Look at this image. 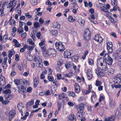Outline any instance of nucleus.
Instances as JSON below:
<instances>
[{"instance_id":"5","label":"nucleus","mask_w":121,"mask_h":121,"mask_svg":"<svg viewBox=\"0 0 121 121\" xmlns=\"http://www.w3.org/2000/svg\"><path fill=\"white\" fill-rule=\"evenodd\" d=\"M90 32L89 30L86 29L85 31L84 35V39L87 41L89 40L90 38Z\"/></svg>"},{"instance_id":"58","label":"nucleus","mask_w":121,"mask_h":121,"mask_svg":"<svg viewBox=\"0 0 121 121\" xmlns=\"http://www.w3.org/2000/svg\"><path fill=\"white\" fill-rule=\"evenodd\" d=\"M43 63L46 66H48L49 65V64L48 62L46 60H44L43 61Z\"/></svg>"},{"instance_id":"12","label":"nucleus","mask_w":121,"mask_h":121,"mask_svg":"<svg viewBox=\"0 0 121 121\" xmlns=\"http://www.w3.org/2000/svg\"><path fill=\"white\" fill-rule=\"evenodd\" d=\"M86 75L88 80H90L92 78L93 74L91 70L88 69L87 70L86 72Z\"/></svg>"},{"instance_id":"28","label":"nucleus","mask_w":121,"mask_h":121,"mask_svg":"<svg viewBox=\"0 0 121 121\" xmlns=\"http://www.w3.org/2000/svg\"><path fill=\"white\" fill-rule=\"evenodd\" d=\"M107 49H109V47H113V44L111 42H108L106 43Z\"/></svg>"},{"instance_id":"61","label":"nucleus","mask_w":121,"mask_h":121,"mask_svg":"<svg viewBox=\"0 0 121 121\" xmlns=\"http://www.w3.org/2000/svg\"><path fill=\"white\" fill-rule=\"evenodd\" d=\"M71 66V65L70 64H65V66L66 68L67 69H69Z\"/></svg>"},{"instance_id":"56","label":"nucleus","mask_w":121,"mask_h":121,"mask_svg":"<svg viewBox=\"0 0 121 121\" xmlns=\"http://www.w3.org/2000/svg\"><path fill=\"white\" fill-rule=\"evenodd\" d=\"M57 78L58 80L60 79L61 78V75L60 74H57Z\"/></svg>"},{"instance_id":"47","label":"nucleus","mask_w":121,"mask_h":121,"mask_svg":"<svg viewBox=\"0 0 121 121\" xmlns=\"http://www.w3.org/2000/svg\"><path fill=\"white\" fill-rule=\"evenodd\" d=\"M78 22L80 24H83L84 23L85 21L84 20H82V19L81 18L79 19Z\"/></svg>"},{"instance_id":"55","label":"nucleus","mask_w":121,"mask_h":121,"mask_svg":"<svg viewBox=\"0 0 121 121\" xmlns=\"http://www.w3.org/2000/svg\"><path fill=\"white\" fill-rule=\"evenodd\" d=\"M26 35L27 34L26 32L23 33L21 35V37L24 39L26 37Z\"/></svg>"},{"instance_id":"39","label":"nucleus","mask_w":121,"mask_h":121,"mask_svg":"<svg viewBox=\"0 0 121 121\" xmlns=\"http://www.w3.org/2000/svg\"><path fill=\"white\" fill-rule=\"evenodd\" d=\"M51 88L52 93L53 94H54L56 92V88L55 87H53V86Z\"/></svg>"},{"instance_id":"60","label":"nucleus","mask_w":121,"mask_h":121,"mask_svg":"<svg viewBox=\"0 0 121 121\" xmlns=\"http://www.w3.org/2000/svg\"><path fill=\"white\" fill-rule=\"evenodd\" d=\"M71 2V3L72 4L76 5L77 3L75 0H69Z\"/></svg>"},{"instance_id":"41","label":"nucleus","mask_w":121,"mask_h":121,"mask_svg":"<svg viewBox=\"0 0 121 121\" xmlns=\"http://www.w3.org/2000/svg\"><path fill=\"white\" fill-rule=\"evenodd\" d=\"M45 39L42 40L40 43H39V45L40 46H41L44 45L45 44Z\"/></svg>"},{"instance_id":"3","label":"nucleus","mask_w":121,"mask_h":121,"mask_svg":"<svg viewBox=\"0 0 121 121\" xmlns=\"http://www.w3.org/2000/svg\"><path fill=\"white\" fill-rule=\"evenodd\" d=\"M55 46L56 48L60 52H63L65 50V46L60 42H56L55 43Z\"/></svg>"},{"instance_id":"9","label":"nucleus","mask_w":121,"mask_h":121,"mask_svg":"<svg viewBox=\"0 0 121 121\" xmlns=\"http://www.w3.org/2000/svg\"><path fill=\"white\" fill-rule=\"evenodd\" d=\"M84 105L83 103H81L79 105L77 106L76 108L78 111H80L81 112H83Z\"/></svg>"},{"instance_id":"7","label":"nucleus","mask_w":121,"mask_h":121,"mask_svg":"<svg viewBox=\"0 0 121 121\" xmlns=\"http://www.w3.org/2000/svg\"><path fill=\"white\" fill-rule=\"evenodd\" d=\"M16 112L14 110L10 111L9 114V121H11L16 114Z\"/></svg>"},{"instance_id":"16","label":"nucleus","mask_w":121,"mask_h":121,"mask_svg":"<svg viewBox=\"0 0 121 121\" xmlns=\"http://www.w3.org/2000/svg\"><path fill=\"white\" fill-rule=\"evenodd\" d=\"M34 88H35L38 85L39 83V78L37 77V78H35L34 80Z\"/></svg>"},{"instance_id":"10","label":"nucleus","mask_w":121,"mask_h":121,"mask_svg":"<svg viewBox=\"0 0 121 121\" xmlns=\"http://www.w3.org/2000/svg\"><path fill=\"white\" fill-rule=\"evenodd\" d=\"M6 83L5 78L2 76V75H0V85L3 86L5 85Z\"/></svg>"},{"instance_id":"4","label":"nucleus","mask_w":121,"mask_h":121,"mask_svg":"<svg viewBox=\"0 0 121 121\" xmlns=\"http://www.w3.org/2000/svg\"><path fill=\"white\" fill-rule=\"evenodd\" d=\"M104 59L105 61V63L109 65L112 64L113 60L110 57L108 54H106L104 56Z\"/></svg>"},{"instance_id":"49","label":"nucleus","mask_w":121,"mask_h":121,"mask_svg":"<svg viewBox=\"0 0 121 121\" xmlns=\"http://www.w3.org/2000/svg\"><path fill=\"white\" fill-rule=\"evenodd\" d=\"M48 79L50 81H53L54 80V78L53 77L48 76Z\"/></svg>"},{"instance_id":"33","label":"nucleus","mask_w":121,"mask_h":121,"mask_svg":"<svg viewBox=\"0 0 121 121\" xmlns=\"http://www.w3.org/2000/svg\"><path fill=\"white\" fill-rule=\"evenodd\" d=\"M73 28H68L67 30V31L69 33H72L73 32Z\"/></svg>"},{"instance_id":"38","label":"nucleus","mask_w":121,"mask_h":121,"mask_svg":"<svg viewBox=\"0 0 121 121\" xmlns=\"http://www.w3.org/2000/svg\"><path fill=\"white\" fill-rule=\"evenodd\" d=\"M102 84V82L100 81H98L97 80H96V81L95 85L96 86H100L101 84Z\"/></svg>"},{"instance_id":"53","label":"nucleus","mask_w":121,"mask_h":121,"mask_svg":"<svg viewBox=\"0 0 121 121\" xmlns=\"http://www.w3.org/2000/svg\"><path fill=\"white\" fill-rule=\"evenodd\" d=\"M96 95L95 93L92 94L91 96V100H92L93 99H95V98L96 97Z\"/></svg>"},{"instance_id":"45","label":"nucleus","mask_w":121,"mask_h":121,"mask_svg":"<svg viewBox=\"0 0 121 121\" xmlns=\"http://www.w3.org/2000/svg\"><path fill=\"white\" fill-rule=\"evenodd\" d=\"M37 0H31L30 2L33 5H35L37 3Z\"/></svg>"},{"instance_id":"27","label":"nucleus","mask_w":121,"mask_h":121,"mask_svg":"<svg viewBox=\"0 0 121 121\" xmlns=\"http://www.w3.org/2000/svg\"><path fill=\"white\" fill-rule=\"evenodd\" d=\"M22 81L21 79H16L14 80V82L16 85H18L22 83Z\"/></svg>"},{"instance_id":"51","label":"nucleus","mask_w":121,"mask_h":121,"mask_svg":"<svg viewBox=\"0 0 121 121\" xmlns=\"http://www.w3.org/2000/svg\"><path fill=\"white\" fill-rule=\"evenodd\" d=\"M108 53H110L113 52V47H109V49H107Z\"/></svg>"},{"instance_id":"29","label":"nucleus","mask_w":121,"mask_h":121,"mask_svg":"<svg viewBox=\"0 0 121 121\" xmlns=\"http://www.w3.org/2000/svg\"><path fill=\"white\" fill-rule=\"evenodd\" d=\"M114 70L112 68H110L109 69V70L108 72V74L109 75L112 74L114 73Z\"/></svg>"},{"instance_id":"43","label":"nucleus","mask_w":121,"mask_h":121,"mask_svg":"<svg viewBox=\"0 0 121 121\" xmlns=\"http://www.w3.org/2000/svg\"><path fill=\"white\" fill-rule=\"evenodd\" d=\"M68 20L70 22H74L75 19H74L73 17L72 16H70L68 18Z\"/></svg>"},{"instance_id":"2","label":"nucleus","mask_w":121,"mask_h":121,"mask_svg":"<svg viewBox=\"0 0 121 121\" xmlns=\"http://www.w3.org/2000/svg\"><path fill=\"white\" fill-rule=\"evenodd\" d=\"M3 93L6 94L4 95L5 99L7 100H10L13 97V95L11 94V91L9 89H7L3 91Z\"/></svg>"},{"instance_id":"46","label":"nucleus","mask_w":121,"mask_h":121,"mask_svg":"<svg viewBox=\"0 0 121 121\" xmlns=\"http://www.w3.org/2000/svg\"><path fill=\"white\" fill-rule=\"evenodd\" d=\"M119 7L118 6H117V5L114 6L113 8V10L114 11H116L117 9L119 10Z\"/></svg>"},{"instance_id":"30","label":"nucleus","mask_w":121,"mask_h":121,"mask_svg":"<svg viewBox=\"0 0 121 121\" xmlns=\"http://www.w3.org/2000/svg\"><path fill=\"white\" fill-rule=\"evenodd\" d=\"M8 53V56L9 58H11L12 56L15 53L14 51H9Z\"/></svg>"},{"instance_id":"24","label":"nucleus","mask_w":121,"mask_h":121,"mask_svg":"<svg viewBox=\"0 0 121 121\" xmlns=\"http://www.w3.org/2000/svg\"><path fill=\"white\" fill-rule=\"evenodd\" d=\"M115 118L114 117H109L108 118H105L104 119V121H114Z\"/></svg>"},{"instance_id":"1","label":"nucleus","mask_w":121,"mask_h":121,"mask_svg":"<svg viewBox=\"0 0 121 121\" xmlns=\"http://www.w3.org/2000/svg\"><path fill=\"white\" fill-rule=\"evenodd\" d=\"M97 62L98 64L102 66V69H101L105 71H106L108 70V68L107 66V64L106 65H104L105 63L104 59L103 58H100L98 59L97 60Z\"/></svg>"},{"instance_id":"18","label":"nucleus","mask_w":121,"mask_h":121,"mask_svg":"<svg viewBox=\"0 0 121 121\" xmlns=\"http://www.w3.org/2000/svg\"><path fill=\"white\" fill-rule=\"evenodd\" d=\"M9 100H4L3 97L1 96L0 97V101L3 104L6 105L8 104L9 102Z\"/></svg>"},{"instance_id":"57","label":"nucleus","mask_w":121,"mask_h":121,"mask_svg":"<svg viewBox=\"0 0 121 121\" xmlns=\"http://www.w3.org/2000/svg\"><path fill=\"white\" fill-rule=\"evenodd\" d=\"M32 90V89L31 87H30L27 88V91L28 92L30 93L31 92Z\"/></svg>"},{"instance_id":"37","label":"nucleus","mask_w":121,"mask_h":121,"mask_svg":"<svg viewBox=\"0 0 121 121\" xmlns=\"http://www.w3.org/2000/svg\"><path fill=\"white\" fill-rule=\"evenodd\" d=\"M32 55L30 54H28L27 57V60L29 61H31L32 59Z\"/></svg>"},{"instance_id":"54","label":"nucleus","mask_w":121,"mask_h":121,"mask_svg":"<svg viewBox=\"0 0 121 121\" xmlns=\"http://www.w3.org/2000/svg\"><path fill=\"white\" fill-rule=\"evenodd\" d=\"M13 2V1H10V3L9 4V6L7 7V8H10L11 7L12 5Z\"/></svg>"},{"instance_id":"26","label":"nucleus","mask_w":121,"mask_h":121,"mask_svg":"<svg viewBox=\"0 0 121 121\" xmlns=\"http://www.w3.org/2000/svg\"><path fill=\"white\" fill-rule=\"evenodd\" d=\"M67 93L69 96H71L73 97H74L76 96L75 93L73 91H68L67 92Z\"/></svg>"},{"instance_id":"63","label":"nucleus","mask_w":121,"mask_h":121,"mask_svg":"<svg viewBox=\"0 0 121 121\" xmlns=\"http://www.w3.org/2000/svg\"><path fill=\"white\" fill-rule=\"evenodd\" d=\"M11 87V85L9 84H8L7 85L5 86V87L3 88L4 89H7Z\"/></svg>"},{"instance_id":"22","label":"nucleus","mask_w":121,"mask_h":121,"mask_svg":"<svg viewBox=\"0 0 121 121\" xmlns=\"http://www.w3.org/2000/svg\"><path fill=\"white\" fill-rule=\"evenodd\" d=\"M34 103V100L33 99H32L29 102L27 103L26 105V107L27 108L29 107L33 104Z\"/></svg>"},{"instance_id":"48","label":"nucleus","mask_w":121,"mask_h":121,"mask_svg":"<svg viewBox=\"0 0 121 121\" xmlns=\"http://www.w3.org/2000/svg\"><path fill=\"white\" fill-rule=\"evenodd\" d=\"M100 8L101 9V10L103 11H104L106 12H107L108 11H107V9L106 7L103 6L102 7H100Z\"/></svg>"},{"instance_id":"62","label":"nucleus","mask_w":121,"mask_h":121,"mask_svg":"<svg viewBox=\"0 0 121 121\" xmlns=\"http://www.w3.org/2000/svg\"><path fill=\"white\" fill-rule=\"evenodd\" d=\"M15 60L17 61H18L19 60V55L18 54L15 55Z\"/></svg>"},{"instance_id":"36","label":"nucleus","mask_w":121,"mask_h":121,"mask_svg":"<svg viewBox=\"0 0 121 121\" xmlns=\"http://www.w3.org/2000/svg\"><path fill=\"white\" fill-rule=\"evenodd\" d=\"M83 112H81L80 111H78L77 114V117L79 119L81 118V115H82V113Z\"/></svg>"},{"instance_id":"59","label":"nucleus","mask_w":121,"mask_h":121,"mask_svg":"<svg viewBox=\"0 0 121 121\" xmlns=\"http://www.w3.org/2000/svg\"><path fill=\"white\" fill-rule=\"evenodd\" d=\"M104 97L103 96H101L100 97L99 99V101L100 102H101L102 100H104Z\"/></svg>"},{"instance_id":"35","label":"nucleus","mask_w":121,"mask_h":121,"mask_svg":"<svg viewBox=\"0 0 121 121\" xmlns=\"http://www.w3.org/2000/svg\"><path fill=\"white\" fill-rule=\"evenodd\" d=\"M8 39V36L7 35H4L3 37V41L5 43L6 41V40Z\"/></svg>"},{"instance_id":"13","label":"nucleus","mask_w":121,"mask_h":121,"mask_svg":"<svg viewBox=\"0 0 121 121\" xmlns=\"http://www.w3.org/2000/svg\"><path fill=\"white\" fill-rule=\"evenodd\" d=\"M75 88V91L77 93H78L80 91V89L79 85L77 83H75L74 84Z\"/></svg>"},{"instance_id":"21","label":"nucleus","mask_w":121,"mask_h":121,"mask_svg":"<svg viewBox=\"0 0 121 121\" xmlns=\"http://www.w3.org/2000/svg\"><path fill=\"white\" fill-rule=\"evenodd\" d=\"M33 61L35 62L37 61V63H38L39 62H41L42 61V60L39 56H37L34 57Z\"/></svg>"},{"instance_id":"8","label":"nucleus","mask_w":121,"mask_h":121,"mask_svg":"<svg viewBox=\"0 0 121 121\" xmlns=\"http://www.w3.org/2000/svg\"><path fill=\"white\" fill-rule=\"evenodd\" d=\"M95 73L98 76H104V74L102 70V69L99 68H97L95 70Z\"/></svg>"},{"instance_id":"40","label":"nucleus","mask_w":121,"mask_h":121,"mask_svg":"<svg viewBox=\"0 0 121 121\" xmlns=\"http://www.w3.org/2000/svg\"><path fill=\"white\" fill-rule=\"evenodd\" d=\"M111 2L113 6L117 5V2L116 0H111Z\"/></svg>"},{"instance_id":"42","label":"nucleus","mask_w":121,"mask_h":121,"mask_svg":"<svg viewBox=\"0 0 121 121\" xmlns=\"http://www.w3.org/2000/svg\"><path fill=\"white\" fill-rule=\"evenodd\" d=\"M48 53V51L47 52H44L43 53V56L45 57H47L48 56L50 55H49Z\"/></svg>"},{"instance_id":"25","label":"nucleus","mask_w":121,"mask_h":121,"mask_svg":"<svg viewBox=\"0 0 121 121\" xmlns=\"http://www.w3.org/2000/svg\"><path fill=\"white\" fill-rule=\"evenodd\" d=\"M35 31L33 30L31 32L30 34V36L33 40H35Z\"/></svg>"},{"instance_id":"64","label":"nucleus","mask_w":121,"mask_h":121,"mask_svg":"<svg viewBox=\"0 0 121 121\" xmlns=\"http://www.w3.org/2000/svg\"><path fill=\"white\" fill-rule=\"evenodd\" d=\"M121 51V49H119L117 50L116 52V54H119L120 53V51Z\"/></svg>"},{"instance_id":"17","label":"nucleus","mask_w":121,"mask_h":121,"mask_svg":"<svg viewBox=\"0 0 121 121\" xmlns=\"http://www.w3.org/2000/svg\"><path fill=\"white\" fill-rule=\"evenodd\" d=\"M64 54L65 58H69L71 57V54L69 51H65L64 52Z\"/></svg>"},{"instance_id":"20","label":"nucleus","mask_w":121,"mask_h":121,"mask_svg":"<svg viewBox=\"0 0 121 121\" xmlns=\"http://www.w3.org/2000/svg\"><path fill=\"white\" fill-rule=\"evenodd\" d=\"M114 82L117 84H119L121 82V78L120 77H116Z\"/></svg>"},{"instance_id":"52","label":"nucleus","mask_w":121,"mask_h":121,"mask_svg":"<svg viewBox=\"0 0 121 121\" xmlns=\"http://www.w3.org/2000/svg\"><path fill=\"white\" fill-rule=\"evenodd\" d=\"M88 63L90 65L92 64L94 62L93 60L91 58L88 59Z\"/></svg>"},{"instance_id":"44","label":"nucleus","mask_w":121,"mask_h":121,"mask_svg":"<svg viewBox=\"0 0 121 121\" xmlns=\"http://www.w3.org/2000/svg\"><path fill=\"white\" fill-rule=\"evenodd\" d=\"M27 41L28 42H29V44L30 45H35L31 39L28 40Z\"/></svg>"},{"instance_id":"11","label":"nucleus","mask_w":121,"mask_h":121,"mask_svg":"<svg viewBox=\"0 0 121 121\" xmlns=\"http://www.w3.org/2000/svg\"><path fill=\"white\" fill-rule=\"evenodd\" d=\"M56 52L55 50L53 49H48L49 55H52L53 57L56 56Z\"/></svg>"},{"instance_id":"19","label":"nucleus","mask_w":121,"mask_h":121,"mask_svg":"<svg viewBox=\"0 0 121 121\" xmlns=\"http://www.w3.org/2000/svg\"><path fill=\"white\" fill-rule=\"evenodd\" d=\"M52 25L53 27L54 28H57V29H59L60 28V24H59L57 22H54L53 23Z\"/></svg>"},{"instance_id":"34","label":"nucleus","mask_w":121,"mask_h":121,"mask_svg":"<svg viewBox=\"0 0 121 121\" xmlns=\"http://www.w3.org/2000/svg\"><path fill=\"white\" fill-rule=\"evenodd\" d=\"M52 35L56 36L57 35V32L56 30H53L51 31Z\"/></svg>"},{"instance_id":"6","label":"nucleus","mask_w":121,"mask_h":121,"mask_svg":"<svg viewBox=\"0 0 121 121\" xmlns=\"http://www.w3.org/2000/svg\"><path fill=\"white\" fill-rule=\"evenodd\" d=\"M93 39L99 43H102L103 39L100 35H98L95 36Z\"/></svg>"},{"instance_id":"32","label":"nucleus","mask_w":121,"mask_h":121,"mask_svg":"<svg viewBox=\"0 0 121 121\" xmlns=\"http://www.w3.org/2000/svg\"><path fill=\"white\" fill-rule=\"evenodd\" d=\"M25 15L27 18H30L32 17V16L30 15V13L28 12L25 13Z\"/></svg>"},{"instance_id":"23","label":"nucleus","mask_w":121,"mask_h":121,"mask_svg":"<svg viewBox=\"0 0 121 121\" xmlns=\"http://www.w3.org/2000/svg\"><path fill=\"white\" fill-rule=\"evenodd\" d=\"M22 104L21 103H19L17 105V107L18 109L19 110V112L21 113L22 115L23 112L22 110Z\"/></svg>"},{"instance_id":"15","label":"nucleus","mask_w":121,"mask_h":121,"mask_svg":"<svg viewBox=\"0 0 121 121\" xmlns=\"http://www.w3.org/2000/svg\"><path fill=\"white\" fill-rule=\"evenodd\" d=\"M35 46V45H33V46H28L27 45L25 44L24 46V47L25 48V49L27 48L28 50H32Z\"/></svg>"},{"instance_id":"31","label":"nucleus","mask_w":121,"mask_h":121,"mask_svg":"<svg viewBox=\"0 0 121 121\" xmlns=\"http://www.w3.org/2000/svg\"><path fill=\"white\" fill-rule=\"evenodd\" d=\"M21 91L23 93H24L25 91H26L25 89L24 88V86L22 85H21L20 88H19V90L20 89Z\"/></svg>"},{"instance_id":"14","label":"nucleus","mask_w":121,"mask_h":121,"mask_svg":"<svg viewBox=\"0 0 121 121\" xmlns=\"http://www.w3.org/2000/svg\"><path fill=\"white\" fill-rule=\"evenodd\" d=\"M68 121H76V118L73 113H71L68 118Z\"/></svg>"},{"instance_id":"50","label":"nucleus","mask_w":121,"mask_h":121,"mask_svg":"<svg viewBox=\"0 0 121 121\" xmlns=\"http://www.w3.org/2000/svg\"><path fill=\"white\" fill-rule=\"evenodd\" d=\"M39 25V23L37 22H35L34 24V26L35 28H37L38 27Z\"/></svg>"}]
</instances>
